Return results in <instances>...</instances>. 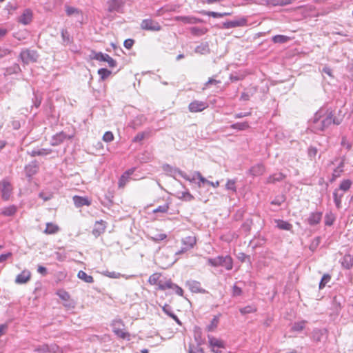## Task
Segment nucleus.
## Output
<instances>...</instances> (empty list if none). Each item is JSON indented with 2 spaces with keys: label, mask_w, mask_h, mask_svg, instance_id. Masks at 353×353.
Here are the masks:
<instances>
[{
  "label": "nucleus",
  "mask_w": 353,
  "mask_h": 353,
  "mask_svg": "<svg viewBox=\"0 0 353 353\" xmlns=\"http://www.w3.org/2000/svg\"><path fill=\"white\" fill-rule=\"evenodd\" d=\"M341 119L334 116L333 111L327 108H321L318 110L312 119V129L317 131H323L331 124L339 125Z\"/></svg>",
  "instance_id": "obj_1"
},
{
  "label": "nucleus",
  "mask_w": 353,
  "mask_h": 353,
  "mask_svg": "<svg viewBox=\"0 0 353 353\" xmlns=\"http://www.w3.org/2000/svg\"><path fill=\"white\" fill-rule=\"evenodd\" d=\"M157 252L160 255L159 256V263L163 268L172 265L176 261L172 257L174 252L170 247H159Z\"/></svg>",
  "instance_id": "obj_2"
},
{
  "label": "nucleus",
  "mask_w": 353,
  "mask_h": 353,
  "mask_svg": "<svg viewBox=\"0 0 353 353\" xmlns=\"http://www.w3.org/2000/svg\"><path fill=\"white\" fill-rule=\"evenodd\" d=\"M156 285H158V289L161 290H169L170 291L174 292L176 294L179 296H183V290L181 288L178 286L177 285L173 283L170 280H157L156 279Z\"/></svg>",
  "instance_id": "obj_3"
},
{
  "label": "nucleus",
  "mask_w": 353,
  "mask_h": 353,
  "mask_svg": "<svg viewBox=\"0 0 353 353\" xmlns=\"http://www.w3.org/2000/svg\"><path fill=\"white\" fill-rule=\"evenodd\" d=\"M0 190L1 192V198L4 201H8L12 194L13 188L10 182L4 179L0 181Z\"/></svg>",
  "instance_id": "obj_4"
},
{
  "label": "nucleus",
  "mask_w": 353,
  "mask_h": 353,
  "mask_svg": "<svg viewBox=\"0 0 353 353\" xmlns=\"http://www.w3.org/2000/svg\"><path fill=\"white\" fill-rule=\"evenodd\" d=\"M19 57L24 64H28L30 62H36L38 54L35 50L26 49L21 52Z\"/></svg>",
  "instance_id": "obj_5"
},
{
  "label": "nucleus",
  "mask_w": 353,
  "mask_h": 353,
  "mask_svg": "<svg viewBox=\"0 0 353 353\" xmlns=\"http://www.w3.org/2000/svg\"><path fill=\"white\" fill-rule=\"evenodd\" d=\"M328 337V332L327 329L315 328L311 334V338L315 343L325 342Z\"/></svg>",
  "instance_id": "obj_6"
},
{
  "label": "nucleus",
  "mask_w": 353,
  "mask_h": 353,
  "mask_svg": "<svg viewBox=\"0 0 353 353\" xmlns=\"http://www.w3.org/2000/svg\"><path fill=\"white\" fill-rule=\"evenodd\" d=\"M93 54L94 56L92 57V59L100 61H106L110 68H114L117 65V61L114 59H113L111 57H110L108 54H104L101 52H94Z\"/></svg>",
  "instance_id": "obj_7"
},
{
  "label": "nucleus",
  "mask_w": 353,
  "mask_h": 353,
  "mask_svg": "<svg viewBox=\"0 0 353 353\" xmlns=\"http://www.w3.org/2000/svg\"><path fill=\"white\" fill-rule=\"evenodd\" d=\"M163 170L170 174H178L187 181H192L194 179H190L187 174L180 170L178 168H173L168 164H163L162 166Z\"/></svg>",
  "instance_id": "obj_8"
},
{
  "label": "nucleus",
  "mask_w": 353,
  "mask_h": 353,
  "mask_svg": "<svg viewBox=\"0 0 353 353\" xmlns=\"http://www.w3.org/2000/svg\"><path fill=\"white\" fill-rule=\"evenodd\" d=\"M247 24V19L244 17L240 18L237 20L229 21L223 23L221 28L230 29L236 27H242Z\"/></svg>",
  "instance_id": "obj_9"
},
{
  "label": "nucleus",
  "mask_w": 353,
  "mask_h": 353,
  "mask_svg": "<svg viewBox=\"0 0 353 353\" xmlns=\"http://www.w3.org/2000/svg\"><path fill=\"white\" fill-rule=\"evenodd\" d=\"M134 172V168H131L125 171L120 177L119 180V187L124 188L125 185L131 180L133 179L131 176Z\"/></svg>",
  "instance_id": "obj_10"
},
{
  "label": "nucleus",
  "mask_w": 353,
  "mask_h": 353,
  "mask_svg": "<svg viewBox=\"0 0 353 353\" xmlns=\"http://www.w3.org/2000/svg\"><path fill=\"white\" fill-rule=\"evenodd\" d=\"M208 107V104L203 101H194L189 104V110L191 112H201Z\"/></svg>",
  "instance_id": "obj_11"
},
{
  "label": "nucleus",
  "mask_w": 353,
  "mask_h": 353,
  "mask_svg": "<svg viewBox=\"0 0 353 353\" xmlns=\"http://www.w3.org/2000/svg\"><path fill=\"white\" fill-rule=\"evenodd\" d=\"M105 228L106 223L104 221L101 220L99 221H96L92 233L95 237H98L105 232Z\"/></svg>",
  "instance_id": "obj_12"
},
{
  "label": "nucleus",
  "mask_w": 353,
  "mask_h": 353,
  "mask_svg": "<svg viewBox=\"0 0 353 353\" xmlns=\"http://www.w3.org/2000/svg\"><path fill=\"white\" fill-rule=\"evenodd\" d=\"M108 4L110 12H122L123 0H109Z\"/></svg>",
  "instance_id": "obj_13"
},
{
  "label": "nucleus",
  "mask_w": 353,
  "mask_h": 353,
  "mask_svg": "<svg viewBox=\"0 0 353 353\" xmlns=\"http://www.w3.org/2000/svg\"><path fill=\"white\" fill-rule=\"evenodd\" d=\"M31 277V273L28 270H23L18 274L15 279V283L17 284H24L28 282Z\"/></svg>",
  "instance_id": "obj_14"
},
{
  "label": "nucleus",
  "mask_w": 353,
  "mask_h": 353,
  "mask_svg": "<svg viewBox=\"0 0 353 353\" xmlns=\"http://www.w3.org/2000/svg\"><path fill=\"white\" fill-rule=\"evenodd\" d=\"M39 170V165L36 161H33L25 167L26 174L28 177L34 175Z\"/></svg>",
  "instance_id": "obj_15"
},
{
  "label": "nucleus",
  "mask_w": 353,
  "mask_h": 353,
  "mask_svg": "<svg viewBox=\"0 0 353 353\" xmlns=\"http://www.w3.org/2000/svg\"><path fill=\"white\" fill-rule=\"evenodd\" d=\"M73 201L74 203V205L77 208H81L83 206H89L91 204V201L88 197H83L80 196H73Z\"/></svg>",
  "instance_id": "obj_16"
},
{
  "label": "nucleus",
  "mask_w": 353,
  "mask_h": 353,
  "mask_svg": "<svg viewBox=\"0 0 353 353\" xmlns=\"http://www.w3.org/2000/svg\"><path fill=\"white\" fill-rule=\"evenodd\" d=\"M208 342L210 347L214 348H225V345L223 341L216 339L212 336L208 335Z\"/></svg>",
  "instance_id": "obj_17"
},
{
  "label": "nucleus",
  "mask_w": 353,
  "mask_h": 353,
  "mask_svg": "<svg viewBox=\"0 0 353 353\" xmlns=\"http://www.w3.org/2000/svg\"><path fill=\"white\" fill-rule=\"evenodd\" d=\"M322 212H314L310 214L309 217L307 218V223L310 225H315L320 223L322 219Z\"/></svg>",
  "instance_id": "obj_18"
},
{
  "label": "nucleus",
  "mask_w": 353,
  "mask_h": 353,
  "mask_svg": "<svg viewBox=\"0 0 353 353\" xmlns=\"http://www.w3.org/2000/svg\"><path fill=\"white\" fill-rule=\"evenodd\" d=\"M32 12L30 9H26L19 17V22L23 25H28L32 21Z\"/></svg>",
  "instance_id": "obj_19"
},
{
  "label": "nucleus",
  "mask_w": 353,
  "mask_h": 353,
  "mask_svg": "<svg viewBox=\"0 0 353 353\" xmlns=\"http://www.w3.org/2000/svg\"><path fill=\"white\" fill-rule=\"evenodd\" d=\"M186 286L188 287V288L190 289V290L191 292H194V293L204 292V290H203L201 289V283L197 281H194V280L188 281L186 282Z\"/></svg>",
  "instance_id": "obj_20"
},
{
  "label": "nucleus",
  "mask_w": 353,
  "mask_h": 353,
  "mask_svg": "<svg viewBox=\"0 0 353 353\" xmlns=\"http://www.w3.org/2000/svg\"><path fill=\"white\" fill-rule=\"evenodd\" d=\"M61 36L62 38V44L63 46H68L73 43V37L70 35L67 29L62 28L61 30Z\"/></svg>",
  "instance_id": "obj_21"
},
{
  "label": "nucleus",
  "mask_w": 353,
  "mask_h": 353,
  "mask_svg": "<svg viewBox=\"0 0 353 353\" xmlns=\"http://www.w3.org/2000/svg\"><path fill=\"white\" fill-rule=\"evenodd\" d=\"M67 138V135L61 132L54 135L51 140V145L53 146H57L60 145L61 143L64 141V140Z\"/></svg>",
  "instance_id": "obj_22"
},
{
  "label": "nucleus",
  "mask_w": 353,
  "mask_h": 353,
  "mask_svg": "<svg viewBox=\"0 0 353 353\" xmlns=\"http://www.w3.org/2000/svg\"><path fill=\"white\" fill-rule=\"evenodd\" d=\"M344 192H341L340 190L337 189H335L333 192L334 202L338 209L341 208L342 198L344 196Z\"/></svg>",
  "instance_id": "obj_23"
},
{
  "label": "nucleus",
  "mask_w": 353,
  "mask_h": 353,
  "mask_svg": "<svg viewBox=\"0 0 353 353\" xmlns=\"http://www.w3.org/2000/svg\"><path fill=\"white\" fill-rule=\"evenodd\" d=\"M285 178V175L282 172L274 173L272 175H270L267 179V183H274L276 182L282 181Z\"/></svg>",
  "instance_id": "obj_24"
},
{
  "label": "nucleus",
  "mask_w": 353,
  "mask_h": 353,
  "mask_svg": "<svg viewBox=\"0 0 353 353\" xmlns=\"http://www.w3.org/2000/svg\"><path fill=\"white\" fill-rule=\"evenodd\" d=\"M183 245L187 247L189 250L192 249L196 244V237L194 236H188L184 237L181 240Z\"/></svg>",
  "instance_id": "obj_25"
},
{
  "label": "nucleus",
  "mask_w": 353,
  "mask_h": 353,
  "mask_svg": "<svg viewBox=\"0 0 353 353\" xmlns=\"http://www.w3.org/2000/svg\"><path fill=\"white\" fill-rule=\"evenodd\" d=\"M274 221L276 223V227L280 230L289 231L292 228V225L288 221L281 219H275Z\"/></svg>",
  "instance_id": "obj_26"
},
{
  "label": "nucleus",
  "mask_w": 353,
  "mask_h": 353,
  "mask_svg": "<svg viewBox=\"0 0 353 353\" xmlns=\"http://www.w3.org/2000/svg\"><path fill=\"white\" fill-rule=\"evenodd\" d=\"M141 27L143 30H154V23L150 19H144L142 21Z\"/></svg>",
  "instance_id": "obj_27"
},
{
  "label": "nucleus",
  "mask_w": 353,
  "mask_h": 353,
  "mask_svg": "<svg viewBox=\"0 0 353 353\" xmlns=\"http://www.w3.org/2000/svg\"><path fill=\"white\" fill-rule=\"evenodd\" d=\"M77 277L88 283H92L94 279L91 275L87 274L84 271L80 270L77 274Z\"/></svg>",
  "instance_id": "obj_28"
},
{
  "label": "nucleus",
  "mask_w": 353,
  "mask_h": 353,
  "mask_svg": "<svg viewBox=\"0 0 353 353\" xmlns=\"http://www.w3.org/2000/svg\"><path fill=\"white\" fill-rule=\"evenodd\" d=\"M342 265L346 269H350L353 265V256L345 254L342 259Z\"/></svg>",
  "instance_id": "obj_29"
},
{
  "label": "nucleus",
  "mask_w": 353,
  "mask_h": 353,
  "mask_svg": "<svg viewBox=\"0 0 353 353\" xmlns=\"http://www.w3.org/2000/svg\"><path fill=\"white\" fill-rule=\"evenodd\" d=\"M17 210V208L15 205H9L8 207L4 208L2 210L1 213L4 216H10L14 215L16 213Z\"/></svg>",
  "instance_id": "obj_30"
},
{
  "label": "nucleus",
  "mask_w": 353,
  "mask_h": 353,
  "mask_svg": "<svg viewBox=\"0 0 353 353\" xmlns=\"http://www.w3.org/2000/svg\"><path fill=\"white\" fill-rule=\"evenodd\" d=\"M59 230V228L57 225L52 223H47L44 232L48 234H52L57 233Z\"/></svg>",
  "instance_id": "obj_31"
},
{
  "label": "nucleus",
  "mask_w": 353,
  "mask_h": 353,
  "mask_svg": "<svg viewBox=\"0 0 353 353\" xmlns=\"http://www.w3.org/2000/svg\"><path fill=\"white\" fill-rule=\"evenodd\" d=\"M272 41L275 43H285L290 40V38L285 35H275L272 39Z\"/></svg>",
  "instance_id": "obj_32"
},
{
  "label": "nucleus",
  "mask_w": 353,
  "mask_h": 353,
  "mask_svg": "<svg viewBox=\"0 0 353 353\" xmlns=\"http://www.w3.org/2000/svg\"><path fill=\"white\" fill-rule=\"evenodd\" d=\"M352 181L350 179H345L341 181L337 190H340L341 192H347L351 188Z\"/></svg>",
  "instance_id": "obj_33"
},
{
  "label": "nucleus",
  "mask_w": 353,
  "mask_h": 353,
  "mask_svg": "<svg viewBox=\"0 0 353 353\" xmlns=\"http://www.w3.org/2000/svg\"><path fill=\"white\" fill-rule=\"evenodd\" d=\"M264 170V166L261 164H258L257 165L254 166L250 169V172L254 176L263 174Z\"/></svg>",
  "instance_id": "obj_34"
},
{
  "label": "nucleus",
  "mask_w": 353,
  "mask_h": 353,
  "mask_svg": "<svg viewBox=\"0 0 353 353\" xmlns=\"http://www.w3.org/2000/svg\"><path fill=\"white\" fill-rule=\"evenodd\" d=\"M65 12L68 16L81 14V12L80 10L70 6H65Z\"/></svg>",
  "instance_id": "obj_35"
},
{
  "label": "nucleus",
  "mask_w": 353,
  "mask_h": 353,
  "mask_svg": "<svg viewBox=\"0 0 353 353\" xmlns=\"http://www.w3.org/2000/svg\"><path fill=\"white\" fill-rule=\"evenodd\" d=\"M335 221V216L332 212H327L325 215V224L327 226L333 225Z\"/></svg>",
  "instance_id": "obj_36"
},
{
  "label": "nucleus",
  "mask_w": 353,
  "mask_h": 353,
  "mask_svg": "<svg viewBox=\"0 0 353 353\" xmlns=\"http://www.w3.org/2000/svg\"><path fill=\"white\" fill-rule=\"evenodd\" d=\"M201 345V342H198V345L196 346L194 345H189V353H204V351L202 347L200 346Z\"/></svg>",
  "instance_id": "obj_37"
},
{
  "label": "nucleus",
  "mask_w": 353,
  "mask_h": 353,
  "mask_svg": "<svg viewBox=\"0 0 353 353\" xmlns=\"http://www.w3.org/2000/svg\"><path fill=\"white\" fill-rule=\"evenodd\" d=\"M170 202L169 201V197L164 201L163 205H160L156 208V213L157 212H165L169 208V205Z\"/></svg>",
  "instance_id": "obj_38"
},
{
  "label": "nucleus",
  "mask_w": 353,
  "mask_h": 353,
  "mask_svg": "<svg viewBox=\"0 0 353 353\" xmlns=\"http://www.w3.org/2000/svg\"><path fill=\"white\" fill-rule=\"evenodd\" d=\"M178 194H179L178 197L180 199H183L187 201H190L194 199V196L189 192L188 190L178 192Z\"/></svg>",
  "instance_id": "obj_39"
},
{
  "label": "nucleus",
  "mask_w": 353,
  "mask_h": 353,
  "mask_svg": "<svg viewBox=\"0 0 353 353\" xmlns=\"http://www.w3.org/2000/svg\"><path fill=\"white\" fill-rule=\"evenodd\" d=\"M230 128L238 130H245L249 128V124L248 122L236 123L231 125Z\"/></svg>",
  "instance_id": "obj_40"
},
{
  "label": "nucleus",
  "mask_w": 353,
  "mask_h": 353,
  "mask_svg": "<svg viewBox=\"0 0 353 353\" xmlns=\"http://www.w3.org/2000/svg\"><path fill=\"white\" fill-rule=\"evenodd\" d=\"M221 261V256H219L215 258H208V264L213 267H218L220 266Z\"/></svg>",
  "instance_id": "obj_41"
},
{
  "label": "nucleus",
  "mask_w": 353,
  "mask_h": 353,
  "mask_svg": "<svg viewBox=\"0 0 353 353\" xmlns=\"http://www.w3.org/2000/svg\"><path fill=\"white\" fill-rule=\"evenodd\" d=\"M256 311V308L254 305H248V306H245L244 307H241L239 309V312L242 314H247L254 312Z\"/></svg>",
  "instance_id": "obj_42"
},
{
  "label": "nucleus",
  "mask_w": 353,
  "mask_h": 353,
  "mask_svg": "<svg viewBox=\"0 0 353 353\" xmlns=\"http://www.w3.org/2000/svg\"><path fill=\"white\" fill-rule=\"evenodd\" d=\"M219 323V317L216 316H214V318L212 319L210 323L207 326V330L208 332L213 331L218 325Z\"/></svg>",
  "instance_id": "obj_43"
},
{
  "label": "nucleus",
  "mask_w": 353,
  "mask_h": 353,
  "mask_svg": "<svg viewBox=\"0 0 353 353\" xmlns=\"http://www.w3.org/2000/svg\"><path fill=\"white\" fill-rule=\"evenodd\" d=\"M232 266L233 262L232 258L228 255L225 256V261H223V267L227 270H230L232 269Z\"/></svg>",
  "instance_id": "obj_44"
},
{
  "label": "nucleus",
  "mask_w": 353,
  "mask_h": 353,
  "mask_svg": "<svg viewBox=\"0 0 353 353\" xmlns=\"http://www.w3.org/2000/svg\"><path fill=\"white\" fill-rule=\"evenodd\" d=\"M98 74L102 80H105L111 74V71L106 68H100L98 70Z\"/></svg>",
  "instance_id": "obj_45"
},
{
  "label": "nucleus",
  "mask_w": 353,
  "mask_h": 353,
  "mask_svg": "<svg viewBox=\"0 0 353 353\" xmlns=\"http://www.w3.org/2000/svg\"><path fill=\"white\" fill-rule=\"evenodd\" d=\"M305 323L306 321H305L294 323L292 327V330L298 332L303 330L305 327Z\"/></svg>",
  "instance_id": "obj_46"
},
{
  "label": "nucleus",
  "mask_w": 353,
  "mask_h": 353,
  "mask_svg": "<svg viewBox=\"0 0 353 353\" xmlns=\"http://www.w3.org/2000/svg\"><path fill=\"white\" fill-rule=\"evenodd\" d=\"M285 200V198L283 195L276 196L272 201V205H276L280 206Z\"/></svg>",
  "instance_id": "obj_47"
},
{
  "label": "nucleus",
  "mask_w": 353,
  "mask_h": 353,
  "mask_svg": "<svg viewBox=\"0 0 353 353\" xmlns=\"http://www.w3.org/2000/svg\"><path fill=\"white\" fill-rule=\"evenodd\" d=\"M330 279L331 276L329 274H324L319 283V288H323L325 286V285L330 281Z\"/></svg>",
  "instance_id": "obj_48"
},
{
  "label": "nucleus",
  "mask_w": 353,
  "mask_h": 353,
  "mask_svg": "<svg viewBox=\"0 0 353 353\" xmlns=\"http://www.w3.org/2000/svg\"><path fill=\"white\" fill-rule=\"evenodd\" d=\"M208 51L209 48L207 44H201L200 46H198L195 49L196 52L201 54H205Z\"/></svg>",
  "instance_id": "obj_49"
},
{
  "label": "nucleus",
  "mask_w": 353,
  "mask_h": 353,
  "mask_svg": "<svg viewBox=\"0 0 353 353\" xmlns=\"http://www.w3.org/2000/svg\"><path fill=\"white\" fill-rule=\"evenodd\" d=\"M343 166L344 163L343 161H341L338 165V167L335 168L333 171L332 174H334V176L339 177L341 176V174L343 172Z\"/></svg>",
  "instance_id": "obj_50"
},
{
  "label": "nucleus",
  "mask_w": 353,
  "mask_h": 353,
  "mask_svg": "<svg viewBox=\"0 0 353 353\" xmlns=\"http://www.w3.org/2000/svg\"><path fill=\"white\" fill-rule=\"evenodd\" d=\"M162 310L165 314L172 318V316L174 315V312L172 311V308L170 305L165 304L162 307Z\"/></svg>",
  "instance_id": "obj_51"
},
{
  "label": "nucleus",
  "mask_w": 353,
  "mask_h": 353,
  "mask_svg": "<svg viewBox=\"0 0 353 353\" xmlns=\"http://www.w3.org/2000/svg\"><path fill=\"white\" fill-rule=\"evenodd\" d=\"M113 139H114V135H113L112 132L110 131L105 132L103 136V140L105 142H107V143L111 142L112 141H113Z\"/></svg>",
  "instance_id": "obj_52"
},
{
  "label": "nucleus",
  "mask_w": 353,
  "mask_h": 353,
  "mask_svg": "<svg viewBox=\"0 0 353 353\" xmlns=\"http://www.w3.org/2000/svg\"><path fill=\"white\" fill-rule=\"evenodd\" d=\"M36 352H38L39 353H48L50 352L51 350L50 349V347L48 345H42L39 346L36 350Z\"/></svg>",
  "instance_id": "obj_53"
},
{
  "label": "nucleus",
  "mask_w": 353,
  "mask_h": 353,
  "mask_svg": "<svg viewBox=\"0 0 353 353\" xmlns=\"http://www.w3.org/2000/svg\"><path fill=\"white\" fill-rule=\"evenodd\" d=\"M242 294V290L240 287L237 286L236 285H234L232 287V296H238L241 295Z\"/></svg>",
  "instance_id": "obj_54"
},
{
  "label": "nucleus",
  "mask_w": 353,
  "mask_h": 353,
  "mask_svg": "<svg viewBox=\"0 0 353 353\" xmlns=\"http://www.w3.org/2000/svg\"><path fill=\"white\" fill-rule=\"evenodd\" d=\"M51 153H52V150L50 148L38 149V156H46Z\"/></svg>",
  "instance_id": "obj_55"
},
{
  "label": "nucleus",
  "mask_w": 353,
  "mask_h": 353,
  "mask_svg": "<svg viewBox=\"0 0 353 353\" xmlns=\"http://www.w3.org/2000/svg\"><path fill=\"white\" fill-rule=\"evenodd\" d=\"M103 274L110 278H113V279H118L121 276V274L119 272H116L106 271L105 272H104Z\"/></svg>",
  "instance_id": "obj_56"
},
{
  "label": "nucleus",
  "mask_w": 353,
  "mask_h": 353,
  "mask_svg": "<svg viewBox=\"0 0 353 353\" xmlns=\"http://www.w3.org/2000/svg\"><path fill=\"white\" fill-rule=\"evenodd\" d=\"M226 188L228 190H230L235 192L236 191L235 181L234 180H228L226 183Z\"/></svg>",
  "instance_id": "obj_57"
},
{
  "label": "nucleus",
  "mask_w": 353,
  "mask_h": 353,
  "mask_svg": "<svg viewBox=\"0 0 353 353\" xmlns=\"http://www.w3.org/2000/svg\"><path fill=\"white\" fill-rule=\"evenodd\" d=\"M203 13H204V14H205L207 16L212 17L214 18L221 17V14L220 12H213V11H205Z\"/></svg>",
  "instance_id": "obj_58"
},
{
  "label": "nucleus",
  "mask_w": 353,
  "mask_h": 353,
  "mask_svg": "<svg viewBox=\"0 0 353 353\" xmlns=\"http://www.w3.org/2000/svg\"><path fill=\"white\" fill-rule=\"evenodd\" d=\"M134 40L131 39H128L124 41L123 45L125 48L130 49L134 45Z\"/></svg>",
  "instance_id": "obj_59"
},
{
  "label": "nucleus",
  "mask_w": 353,
  "mask_h": 353,
  "mask_svg": "<svg viewBox=\"0 0 353 353\" xmlns=\"http://www.w3.org/2000/svg\"><path fill=\"white\" fill-rule=\"evenodd\" d=\"M317 152H318V150L316 148L310 147L308 149V156L310 158H314L317 154Z\"/></svg>",
  "instance_id": "obj_60"
},
{
  "label": "nucleus",
  "mask_w": 353,
  "mask_h": 353,
  "mask_svg": "<svg viewBox=\"0 0 353 353\" xmlns=\"http://www.w3.org/2000/svg\"><path fill=\"white\" fill-rule=\"evenodd\" d=\"M33 104L36 108H39L41 103V98L39 97L37 95H34V99H32Z\"/></svg>",
  "instance_id": "obj_61"
},
{
  "label": "nucleus",
  "mask_w": 353,
  "mask_h": 353,
  "mask_svg": "<svg viewBox=\"0 0 353 353\" xmlns=\"http://www.w3.org/2000/svg\"><path fill=\"white\" fill-rule=\"evenodd\" d=\"M194 175H196L198 177V179L202 183L204 184L209 183V181L204 178L199 172H195Z\"/></svg>",
  "instance_id": "obj_62"
},
{
  "label": "nucleus",
  "mask_w": 353,
  "mask_h": 353,
  "mask_svg": "<svg viewBox=\"0 0 353 353\" xmlns=\"http://www.w3.org/2000/svg\"><path fill=\"white\" fill-rule=\"evenodd\" d=\"M145 133H139L137 134L133 139V141L134 142H139L142 141L145 138Z\"/></svg>",
  "instance_id": "obj_63"
},
{
  "label": "nucleus",
  "mask_w": 353,
  "mask_h": 353,
  "mask_svg": "<svg viewBox=\"0 0 353 353\" xmlns=\"http://www.w3.org/2000/svg\"><path fill=\"white\" fill-rule=\"evenodd\" d=\"M12 256L11 252H7L0 255V263L6 261L9 257Z\"/></svg>",
  "instance_id": "obj_64"
}]
</instances>
